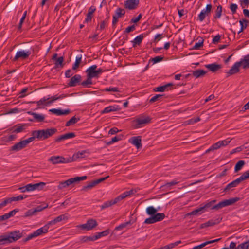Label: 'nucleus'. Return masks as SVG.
<instances>
[{
  "instance_id": "2",
  "label": "nucleus",
  "mask_w": 249,
  "mask_h": 249,
  "mask_svg": "<svg viewBox=\"0 0 249 249\" xmlns=\"http://www.w3.org/2000/svg\"><path fill=\"white\" fill-rule=\"evenodd\" d=\"M133 192L132 190H130L128 191H126L124 192L123 193L120 195L119 196L116 197L114 199L109 200L106 202H105L103 205H102L100 207L101 210L105 209L107 208H108L110 206H111L113 205H114L123 199L125 198L127 196L130 195Z\"/></svg>"
},
{
  "instance_id": "51",
  "label": "nucleus",
  "mask_w": 249,
  "mask_h": 249,
  "mask_svg": "<svg viewBox=\"0 0 249 249\" xmlns=\"http://www.w3.org/2000/svg\"><path fill=\"white\" fill-rule=\"evenodd\" d=\"M146 212L147 214L151 216H154L157 213V210L153 206H149L147 208Z\"/></svg>"
},
{
  "instance_id": "10",
  "label": "nucleus",
  "mask_w": 249,
  "mask_h": 249,
  "mask_svg": "<svg viewBox=\"0 0 249 249\" xmlns=\"http://www.w3.org/2000/svg\"><path fill=\"white\" fill-rule=\"evenodd\" d=\"M97 225L98 223L96 220L93 219H90L87 220L85 224L80 225L79 227L82 229H85L87 231H89L93 229Z\"/></svg>"
},
{
  "instance_id": "20",
  "label": "nucleus",
  "mask_w": 249,
  "mask_h": 249,
  "mask_svg": "<svg viewBox=\"0 0 249 249\" xmlns=\"http://www.w3.org/2000/svg\"><path fill=\"white\" fill-rule=\"evenodd\" d=\"M49 111L51 112V113H53V114H56L57 115H58V116L64 115H67V114H69L71 112V110L70 109H69L63 110L60 109V108L50 109L49 110Z\"/></svg>"
},
{
  "instance_id": "55",
  "label": "nucleus",
  "mask_w": 249,
  "mask_h": 249,
  "mask_svg": "<svg viewBox=\"0 0 249 249\" xmlns=\"http://www.w3.org/2000/svg\"><path fill=\"white\" fill-rule=\"evenodd\" d=\"M122 137H123V136L121 135L115 136L114 137H113L111 139V141L107 142V145H109L115 142H117L120 140H121Z\"/></svg>"
},
{
  "instance_id": "17",
  "label": "nucleus",
  "mask_w": 249,
  "mask_h": 249,
  "mask_svg": "<svg viewBox=\"0 0 249 249\" xmlns=\"http://www.w3.org/2000/svg\"><path fill=\"white\" fill-rule=\"evenodd\" d=\"M27 113L32 115L34 117L33 119L29 120L30 121L34 122L35 121H36L37 122H42L44 121L45 116L43 114H37L32 111H28Z\"/></svg>"
},
{
  "instance_id": "11",
  "label": "nucleus",
  "mask_w": 249,
  "mask_h": 249,
  "mask_svg": "<svg viewBox=\"0 0 249 249\" xmlns=\"http://www.w3.org/2000/svg\"><path fill=\"white\" fill-rule=\"evenodd\" d=\"M212 6L211 4H208L206 5V8L203 9L198 15V19L200 21H203L205 19L206 16L210 14Z\"/></svg>"
},
{
  "instance_id": "39",
  "label": "nucleus",
  "mask_w": 249,
  "mask_h": 249,
  "mask_svg": "<svg viewBox=\"0 0 249 249\" xmlns=\"http://www.w3.org/2000/svg\"><path fill=\"white\" fill-rule=\"evenodd\" d=\"M125 10L121 8H118L115 11V14L113 16L119 18L125 15Z\"/></svg>"
},
{
  "instance_id": "49",
  "label": "nucleus",
  "mask_w": 249,
  "mask_h": 249,
  "mask_svg": "<svg viewBox=\"0 0 249 249\" xmlns=\"http://www.w3.org/2000/svg\"><path fill=\"white\" fill-rule=\"evenodd\" d=\"M132 223L131 222V220H129L127 222H126L125 223H123L119 225V226H117L115 228V230L116 231H119L123 230V229L125 228L126 226L129 225H131Z\"/></svg>"
},
{
  "instance_id": "8",
  "label": "nucleus",
  "mask_w": 249,
  "mask_h": 249,
  "mask_svg": "<svg viewBox=\"0 0 249 249\" xmlns=\"http://www.w3.org/2000/svg\"><path fill=\"white\" fill-rule=\"evenodd\" d=\"M109 176H107L104 178H102L99 179L92 180L87 185L83 186L81 191L87 192L88 190H91L92 188L95 186L96 185L99 184V183L102 182V181L105 180Z\"/></svg>"
},
{
  "instance_id": "61",
  "label": "nucleus",
  "mask_w": 249,
  "mask_h": 249,
  "mask_svg": "<svg viewBox=\"0 0 249 249\" xmlns=\"http://www.w3.org/2000/svg\"><path fill=\"white\" fill-rule=\"evenodd\" d=\"M19 211V209H15L10 212H9L8 213H5V215L7 218V219H9L11 217H12L15 215V214L16 213L18 212Z\"/></svg>"
},
{
  "instance_id": "33",
  "label": "nucleus",
  "mask_w": 249,
  "mask_h": 249,
  "mask_svg": "<svg viewBox=\"0 0 249 249\" xmlns=\"http://www.w3.org/2000/svg\"><path fill=\"white\" fill-rule=\"evenodd\" d=\"M26 124H18L15 125L13 127V132L18 133L22 132L25 128Z\"/></svg>"
},
{
  "instance_id": "26",
  "label": "nucleus",
  "mask_w": 249,
  "mask_h": 249,
  "mask_svg": "<svg viewBox=\"0 0 249 249\" xmlns=\"http://www.w3.org/2000/svg\"><path fill=\"white\" fill-rule=\"evenodd\" d=\"M240 183L238 180L237 179L233 180V181L229 183L224 188L223 192L225 193H227L232 188L236 187L238 185H239Z\"/></svg>"
},
{
  "instance_id": "13",
  "label": "nucleus",
  "mask_w": 249,
  "mask_h": 249,
  "mask_svg": "<svg viewBox=\"0 0 249 249\" xmlns=\"http://www.w3.org/2000/svg\"><path fill=\"white\" fill-rule=\"evenodd\" d=\"M76 136L75 133L74 132H70L66 133L65 134L60 135L54 139L55 142H60L75 137Z\"/></svg>"
},
{
  "instance_id": "50",
  "label": "nucleus",
  "mask_w": 249,
  "mask_h": 249,
  "mask_svg": "<svg viewBox=\"0 0 249 249\" xmlns=\"http://www.w3.org/2000/svg\"><path fill=\"white\" fill-rule=\"evenodd\" d=\"M32 137L28 138L27 139L23 140V142L24 143L26 146L28 143H29L30 142L34 141L36 138L35 130L32 132Z\"/></svg>"
},
{
  "instance_id": "46",
  "label": "nucleus",
  "mask_w": 249,
  "mask_h": 249,
  "mask_svg": "<svg viewBox=\"0 0 249 249\" xmlns=\"http://www.w3.org/2000/svg\"><path fill=\"white\" fill-rule=\"evenodd\" d=\"M87 79L85 81H83L82 82H81V85L84 87H89L88 86V85H91L92 84V79L93 78L91 77H89V75H87Z\"/></svg>"
},
{
  "instance_id": "30",
  "label": "nucleus",
  "mask_w": 249,
  "mask_h": 249,
  "mask_svg": "<svg viewBox=\"0 0 249 249\" xmlns=\"http://www.w3.org/2000/svg\"><path fill=\"white\" fill-rule=\"evenodd\" d=\"M36 139L39 140H44L46 139L45 131L44 129L35 130Z\"/></svg>"
},
{
  "instance_id": "63",
  "label": "nucleus",
  "mask_w": 249,
  "mask_h": 249,
  "mask_svg": "<svg viewBox=\"0 0 249 249\" xmlns=\"http://www.w3.org/2000/svg\"><path fill=\"white\" fill-rule=\"evenodd\" d=\"M103 91L106 92H118L119 89L117 87H109L105 89Z\"/></svg>"
},
{
  "instance_id": "9",
  "label": "nucleus",
  "mask_w": 249,
  "mask_h": 249,
  "mask_svg": "<svg viewBox=\"0 0 249 249\" xmlns=\"http://www.w3.org/2000/svg\"><path fill=\"white\" fill-rule=\"evenodd\" d=\"M68 219V217L67 214H61L55 217L53 220L48 222L44 225V227H46L47 231H48V229L50 226L55 225L56 223L62 221V220H67Z\"/></svg>"
},
{
  "instance_id": "40",
  "label": "nucleus",
  "mask_w": 249,
  "mask_h": 249,
  "mask_svg": "<svg viewBox=\"0 0 249 249\" xmlns=\"http://www.w3.org/2000/svg\"><path fill=\"white\" fill-rule=\"evenodd\" d=\"M222 12V7L221 5H219L215 11V15L214 16V19H217L220 18Z\"/></svg>"
},
{
  "instance_id": "54",
  "label": "nucleus",
  "mask_w": 249,
  "mask_h": 249,
  "mask_svg": "<svg viewBox=\"0 0 249 249\" xmlns=\"http://www.w3.org/2000/svg\"><path fill=\"white\" fill-rule=\"evenodd\" d=\"M154 217L157 222L162 220L165 217V214L164 213H156L154 215Z\"/></svg>"
},
{
  "instance_id": "3",
  "label": "nucleus",
  "mask_w": 249,
  "mask_h": 249,
  "mask_svg": "<svg viewBox=\"0 0 249 249\" xmlns=\"http://www.w3.org/2000/svg\"><path fill=\"white\" fill-rule=\"evenodd\" d=\"M87 178V176H86L82 177H76L75 178H71L66 181L60 182L58 186V189H62L73 184V183L84 180Z\"/></svg>"
},
{
  "instance_id": "37",
  "label": "nucleus",
  "mask_w": 249,
  "mask_h": 249,
  "mask_svg": "<svg viewBox=\"0 0 249 249\" xmlns=\"http://www.w3.org/2000/svg\"><path fill=\"white\" fill-rule=\"evenodd\" d=\"M49 99V98H46L45 97H44L38 101H31L30 103L33 104L36 103L38 106V108H39L42 105L47 106L48 105H46V103L47 102V101H48Z\"/></svg>"
},
{
  "instance_id": "42",
  "label": "nucleus",
  "mask_w": 249,
  "mask_h": 249,
  "mask_svg": "<svg viewBox=\"0 0 249 249\" xmlns=\"http://www.w3.org/2000/svg\"><path fill=\"white\" fill-rule=\"evenodd\" d=\"M109 233V230L108 229L100 232H97L96 235H94L95 240H96L102 237L107 236Z\"/></svg>"
},
{
  "instance_id": "62",
  "label": "nucleus",
  "mask_w": 249,
  "mask_h": 249,
  "mask_svg": "<svg viewBox=\"0 0 249 249\" xmlns=\"http://www.w3.org/2000/svg\"><path fill=\"white\" fill-rule=\"evenodd\" d=\"M204 40L202 39L201 40H199V42H196L195 45L193 47V49L198 50L203 45Z\"/></svg>"
},
{
  "instance_id": "59",
  "label": "nucleus",
  "mask_w": 249,
  "mask_h": 249,
  "mask_svg": "<svg viewBox=\"0 0 249 249\" xmlns=\"http://www.w3.org/2000/svg\"><path fill=\"white\" fill-rule=\"evenodd\" d=\"M27 197V195H19L17 196H13L11 197V199L12 201H19L23 200V199H25Z\"/></svg>"
},
{
  "instance_id": "32",
  "label": "nucleus",
  "mask_w": 249,
  "mask_h": 249,
  "mask_svg": "<svg viewBox=\"0 0 249 249\" xmlns=\"http://www.w3.org/2000/svg\"><path fill=\"white\" fill-rule=\"evenodd\" d=\"M239 62H241V66L244 69L249 68V54L245 55L244 58L240 60Z\"/></svg>"
},
{
  "instance_id": "31",
  "label": "nucleus",
  "mask_w": 249,
  "mask_h": 249,
  "mask_svg": "<svg viewBox=\"0 0 249 249\" xmlns=\"http://www.w3.org/2000/svg\"><path fill=\"white\" fill-rule=\"evenodd\" d=\"M143 37L144 36L143 34H141L136 36L132 41H131V42L133 43V47H135L136 45H140L142 43Z\"/></svg>"
},
{
  "instance_id": "43",
  "label": "nucleus",
  "mask_w": 249,
  "mask_h": 249,
  "mask_svg": "<svg viewBox=\"0 0 249 249\" xmlns=\"http://www.w3.org/2000/svg\"><path fill=\"white\" fill-rule=\"evenodd\" d=\"M181 241H178L177 242H175L174 243H170L167 245H166L164 247H160V249H171L174 248H175L176 246L179 245L180 243H181Z\"/></svg>"
},
{
  "instance_id": "6",
  "label": "nucleus",
  "mask_w": 249,
  "mask_h": 249,
  "mask_svg": "<svg viewBox=\"0 0 249 249\" xmlns=\"http://www.w3.org/2000/svg\"><path fill=\"white\" fill-rule=\"evenodd\" d=\"M32 48H30L29 49L26 50H21L18 51L15 57L13 58V61H16L19 59H21L22 60H25L27 59L29 56L32 53Z\"/></svg>"
},
{
  "instance_id": "53",
  "label": "nucleus",
  "mask_w": 249,
  "mask_h": 249,
  "mask_svg": "<svg viewBox=\"0 0 249 249\" xmlns=\"http://www.w3.org/2000/svg\"><path fill=\"white\" fill-rule=\"evenodd\" d=\"M117 111V108L115 106H110L105 107L103 110L102 111V113H107L112 111Z\"/></svg>"
},
{
  "instance_id": "38",
  "label": "nucleus",
  "mask_w": 249,
  "mask_h": 249,
  "mask_svg": "<svg viewBox=\"0 0 249 249\" xmlns=\"http://www.w3.org/2000/svg\"><path fill=\"white\" fill-rule=\"evenodd\" d=\"M63 62H64L63 56H61V57H59V58H58L57 59H56L55 60V63H54L55 66H54V68L56 69V68H58L59 66L61 68H62L64 65L63 63Z\"/></svg>"
},
{
  "instance_id": "57",
  "label": "nucleus",
  "mask_w": 249,
  "mask_h": 249,
  "mask_svg": "<svg viewBox=\"0 0 249 249\" xmlns=\"http://www.w3.org/2000/svg\"><path fill=\"white\" fill-rule=\"evenodd\" d=\"M164 57L162 56H157L154 58H151L149 60V62L150 61L152 62L153 64H156L158 62H160L162 61L164 59Z\"/></svg>"
},
{
  "instance_id": "4",
  "label": "nucleus",
  "mask_w": 249,
  "mask_h": 249,
  "mask_svg": "<svg viewBox=\"0 0 249 249\" xmlns=\"http://www.w3.org/2000/svg\"><path fill=\"white\" fill-rule=\"evenodd\" d=\"M151 120V118L149 116L141 115L133 121L134 128H141L150 123Z\"/></svg>"
},
{
  "instance_id": "52",
  "label": "nucleus",
  "mask_w": 249,
  "mask_h": 249,
  "mask_svg": "<svg viewBox=\"0 0 249 249\" xmlns=\"http://www.w3.org/2000/svg\"><path fill=\"white\" fill-rule=\"evenodd\" d=\"M46 185V183L40 182L39 183L33 184L34 190H41L43 189Z\"/></svg>"
},
{
  "instance_id": "60",
  "label": "nucleus",
  "mask_w": 249,
  "mask_h": 249,
  "mask_svg": "<svg viewBox=\"0 0 249 249\" xmlns=\"http://www.w3.org/2000/svg\"><path fill=\"white\" fill-rule=\"evenodd\" d=\"M36 214L35 210L34 209L28 210L23 216V217H31L33 215Z\"/></svg>"
},
{
  "instance_id": "21",
  "label": "nucleus",
  "mask_w": 249,
  "mask_h": 249,
  "mask_svg": "<svg viewBox=\"0 0 249 249\" xmlns=\"http://www.w3.org/2000/svg\"><path fill=\"white\" fill-rule=\"evenodd\" d=\"M173 86V84L172 83H169L164 85L159 86L156 88L154 90L156 92H164V91L172 89Z\"/></svg>"
},
{
  "instance_id": "5",
  "label": "nucleus",
  "mask_w": 249,
  "mask_h": 249,
  "mask_svg": "<svg viewBox=\"0 0 249 249\" xmlns=\"http://www.w3.org/2000/svg\"><path fill=\"white\" fill-rule=\"evenodd\" d=\"M48 161L53 164L60 163H68L73 161V160L69 158H64L61 156H52L48 159Z\"/></svg>"
},
{
  "instance_id": "44",
  "label": "nucleus",
  "mask_w": 249,
  "mask_h": 249,
  "mask_svg": "<svg viewBox=\"0 0 249 249\" xmlns=\"http://www.w3.org/2000/svg\"><path fill=\"white\" fill-rule=\"evenodd\" d=\"M82 56L81 55L77 56L75 59V62L73 64L72 69L73 70H76L79 67V65L81 62Z\"/></svg>"
},
{
  "instance_id": "16",
  "label": "nucleus",
  "mask_w": 249,
  "mask_h": 249,
  "mask_svg": "<svg viewBox=\"0 0 249 249\" xmlns=\"http://www.w3.org/2000/svg\"><path fill=\"white\" fill-rule=\"evenodd\" d=\"M9 235L13 242H16L22 236V232H20L19 230H16L8 233Z\"/></svg>"
},
{
  "instance_id": "12",
  "label": "nucleus",
  "mask_w": 249,
  "mask_h": 249,
  "mask_svg": "<svg viewBox=\"0 0 249 249\" xmlns=\"http://www.w3.org/2000/svg\"><path fill=\"white\" fill-rule=\"evenodd\" d=\"M97 66L96 65H92L88 68L86 71L87 75H89V77L98 78L99 77L97 73Z\"/></svg>"
},
{
  "instance_id": "56",
  "label": "nucleus",
  "mask_w": 249,
  "mask_h": 249,
  "mask_svg": "<svg viewBox=\"0 0 249 249\" xmlns=\"http://www.w3.org/2000/svg\"><path fill=\"white\" fill-rule=\"evenodd\" d=\"M249 178V170L244 172L239 178H237L238 180L241 183L242 181L246 180Z\"/></svg>"
},
{
  "instance_id": "41",
  "label": "nucleus",
  "mask_w": 249,
  "mask_h": 249,
  "mask_svg": "<svg viewBox=\"0 0 249 249\" xmlns=\"http://www.w3.org/2000/svg\"><path fill=\"white\" fill-rule=\"evenodd\" d=\"M86 153L85 150H83L82 151H78L76 153L74 154L72 157H69V158H71L73 160V161L76 160L78 158H82L84 157L83 155Z\"/></svg>"
},
{
  "instance_id": "15",
  "label": "nucleus",
  "mask_w": 249,
  "mask_h": 249,
  "mask_svg": "<svg viewBox=\"0 0 249 249\" xmlns=\"http://www.w3.org/2000/svg\"><path fill=\"white\" fill-rule=\"evenodd\" d=\"M139 3V0H127L125 1L124 7L126 9L133 10L136 8Z\"/></svg>"
},
{
  "instance_id": "25",
  "label": "nucleus",
  "mask_w": 249,
  "mask_h": 249,
  "mask_svg": "<svg viewBox=\"0 0 249 249\" xmlns=\"http://www.w3.org/2000/svg\"><path fill=\"white\" fill-rule=\"evenodd\" d=\"M25 147L26 146L24 143L23 142V141H21L20 142L15 144L12 146H11V150L14 151H18Z\"/></svg>"
},
{
  "instance_id": "58",
  "label": "nucleus",
  "mask_w": 249,
  "mask_h": 249,
  "mask_svg": "<svg viewBox=\"0 0 249 249\" xmlns=\"http://www.w3.org/2000/svg\"><path fill=\"white\" fill-rule=\"evenodd\" d=\"M95 240H96L94 235L92 236H83L81 237V242L83 243L87 242L88 241H94Z\"/></svg>"
},
{
  "instance_id": "34",
  "label": "nucleus",
  "mask_w": 249,
  "mask_h": 249,
  "mask_svg": "<svg viewBox=\"0 0 249 249\" xmlns=\"http://www.w3.org/2000/svg\"><path fill=\"white\" fill-rule=\"evenodd\" d=\"M239 22L241 26V28L238 33V34L242 32L247 27L249 23V20L246 18H244L242 19V20H240Z\"/></svg>"
},
{
  "instance_id": "23",
  "label": "nucleus",
  "mask_w": 249,
  "mask_h": 249,
  "mask_svg": "<svg viewBox=\"0 0 249 249\" xmlns=\"http://www.w3.org/2000/svg\"><path fill=\"white\" fill-rule=\"evenodd\" d=\"M178 183L176 180H173L170 182H167L164 184L161 185L160 189L162 190L168 191L170 190L172 187L176 185Z\"/></svg>"
},
{
  "instance_id": "14",
  "label": "nucleus",
  "mask_w": 249,
  "mask_h": 249,
  "mask_svg": "<svg viewBox=\"0 0 249 249\" xmlns=\"http://www.w3.org/2000/svg\"><path fill=\"white\" fill-rule=\"evenodd\" d=\"M81 80V76L80 74H75L71 77L68 83V87H75Z\"/></svg>"
},
{
  "instance_id": "7",
  "label": "nucleus",
  "mask_w": 249,
  "mask_h": 249,
  "mask_svg": "<svg viewBox=\"0 0 249 249\" xmlns=\"http://www.w3.org/2000/svg\"><path fill=\"white\" fill-rule=\"evenodd\" d=\"M47 232L46 227H44V226L43 227L36 230L32 233L29 234L26 238L23 239V241L24 242H26L34 238H36L42 234L46 233Z\"/></svg>"
},
{
  "instance_id": "45",
  "label": "nucleus",
  "mask_w": 249,
  "mask_h": 249,
  "mask_svg": "<svg viewBox=\"0 0 249 249\" xmlns=\"http://www.w3.org/2000/svg\"><path fill=\"white\" fill-rule=\"evenodd\" d=\"M79 120V118H76L75 116H73L71 119L66 122L65 126H69L72 125V124H76Z\"/></svg>"
},
{
  "instance_id": "48",
  "label": "nucleus",
  "mask_w": 249,
  "mask_h": 249,
  "mask_svg": "<svg viewBox=\"0 0 249 249\" xmlns=\"http://www.w3.org/2000/svg\"><path fill=\"white\" fill-rule=\"evenodd\" d=\"M164 97V95L163 94H156L150 99L149 102L153 103L157 101H161Z\"/></svg>"
},
{
  "instance_id": "22",
  "label": "nucleus",
  "mask_w": 249,
  "mask_h": 249,
  "mask_svg": "<svg viewBox=\"0 0 249 249\" xmlns=\"http://www.w3.org/2000/svg\"><path fill=\"white\" fill-rule=\"evenodd\" d=\"M141 137H133L129 140V142L135 145L138 149L142 147Z\"/></svg>"
},
{
  "instance_id": "47",
  "label": "nucleus",
  "mask_w": 249,
  "mask_h": 249,
  "mask_svg": "<svg viewBox=\"0 0 249 249\" xmlns=\"http://www.w3.org/2000/svg\"><path fill=\"white\" fill-rule=\"evenodd\" d=\"M245 162L244 160H239L235 164L234 167L235 172H237L240 170L245 165Z\"/></svg>"
},
{
  "instance_id": "19",
  "label": "nucleus",
  "mask_w": 249,
  "mask_h": 249,
  "mask_svg": "<svg viewBox=\"0 0 249 249\" xmlns=\"http://www.w3.org/2000/svg\"><path fill=\"white\" fill-rule=\"evenodd\" d=\"M241 66V62H236L227 72L228 76L238 73L239 71V67Z\"/></svg>"
},
{
  "instance_id": "24",
  "label": "nucleus",
  "mask_w": 249,
  "mask_h": 249,
  "mask_svg": "<svg viewBox=\"0 0 249 249\" xmlns=\"http://www.w3.org/2000/svg\"><path fill=\"white\" fill-rule=\"evenodd\" d=\"M205 67L213 72L217 71L222 68L220 64H218L215 63L206 65Z\"/></svg>"
},
{
  "instance_id": "27",
  "label": "nucleus",
  "mask_w": 249,
  "mask_h": 249,
  "mask_svg": "<svg viewBox=\"0 0 249 249\" xmlns=\"http://www.w3.org/2000/svg\"><path fill=\"white\" fill-rule=\"evenodd\" d=\"M96 8L94 6H91L88 10V13L87 15L86 18L85 20V22H88L90 21L92 19L93 13L95 11Z\"/></svg>"
},
{
  "instance_id": "64",
  "label": "nucleus",
  "mask_w": 249,
  "mask_h": 249,
  "mask_svg": "<svg viewBox=\"0 0 249 249\" xmlns=\"http://www.w3.org/2000/svg\"><path fill=\"white\" fill-rule=\"evenodd\" d=\"M156 222V221L155 219L154 216H151L150 217L146 218L144 222V223L145 224H153V223H154Z\"/></svg>"
},
{
  "instance_id": "18",
  "label": "nucleus",
  "mask_w": 249,
  "mask_h": 249,
  "mask_svg": "<svg viewBox=\"0 0 249 249\" xmlns=\"http://www.w3.org/2000/svg\"><path fill=\"white\" fill-rule=\"evenodd\" d=\"M221 219L219 218L216 219H210L207 222L200 224L199 228L203 229L210 226H213L221 222Z\"/></svg>"
},
{
  "instance_id": "1",
  "label": "nucleus",
  "mask_w": 249,
  "mask_h": 249,
  "mask_svg": "<svg viewBox=\"0 0 249 249\" xmlns=\"http://www.w3.org/2000/svg\"><path fill=\"white\" fill-rule=\"evenodd\" d=\"M240 200L239 197H234L229 199H225L219 202L218 204L213 205V204L216 202V200H213L210 202L205 204L203 207L204 210H206L208 209L211 210H218L223 207L231 205L234 203L237 202Z\"/></svg>"
},
{
  "instance_id": "28",
  "label": "nucleus",
  "mask_w": 249,
  "mask_h": 249,
  "mask_svg": "<svg viewBox=\"0 0 249 249\" xmlns=\"http://www.w3.org/2000/svg\"><path fill=\"white\" fill-rule=\"evenodd\" d=\"M44 130L45 131L46 139L52 137L57 132V129L54 127L47 128Z\"/></svg>"
},
{
  "instance_id": "29",
  "label": "nucleus",
  "mask_w": 249,
  "mask_h": 249,
  "mask_svg": "<svg viewBox=\"0 0 249 249\" xmlns=\"http://www.w3.org/2000/svg\"><path fill=\"white\" fill-rule=\"evenodd\" d=\"M11 243H13V241L11 239L10 236L8 234L7 235H2L0 236V244L4 245Z\"/></svg>"
},
{
  "instance_id": "36",
  "label": "nucleus",
  "mask_w": 249,
  "mask_h": 249,
  "mask_svg": "<svg viewBox=\"0 0 249 249\" xmlns=\"http://www.w3.org/2000/svg\"><path fill=\"white\" fill-rule=\"evenodd\" d=\"M204 210L203 209V207H200L198 208H197L191 212L188 213L187 214V215H199L204 213Z\"/></svg>"
},
{
  "instance_id": "35",
  "label": "nucleus",
  "mask_w": 249,
  "mask_h": 249,
  "mask_svg": "<svg viewBox=\"0 0 249 249\" xmlns=\"http://www.w3.org/2000/svg\"><path fill=\"white\" fill-rule=\"evenodd\" d=\"M206 73V71L203 70H196L192 71V75L196 78H198L203 76Z\"/></svg>"
}]
</instances>
